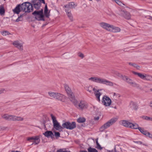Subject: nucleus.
<instances>
[{"label":"nucleus","mask_w":152,"mask_h":152,"mask_svg":"<svg viewBox=\"0 0 152 152\" xmlns=\"http://www.w3.org/2000/svg\"><path fill=\"white\" fill-rule=\"evenodd\" d=\"M88 80L92 82L105 84L110 86H113V83L105 79L96 77H93L89 78Z\"/></svg>","instance_id":"nucleus-1"},{"label":"nucleus","mask_w":152,"mask_h":152,"mask_svg":"<svg viewBox=\"0 0 152 152\" xmlns=\"http://www.w3.org/2000/svg\"><path fill=\"white\" fill-rule=\"evenodd\" d=\"M116 118H112L102 125L99 128V131L101 132L104 131L106 129L114 124L117 121Z\"/></svg>","instance_id":"nucleus-2"},{"label":"nucleus","mask_w":152,"mask_h":152,"mask_svg":"<svg viewBox=\"0 0 152 152\" xmlns=\"http://www.w3.org/2000/svg\"><path fill=\"white\" fill-rule=\"evenodd\" d=\"M20 7L22 11L25 12H30L33 11L32 4L28 2L22 3L20 5Z\"/></svg>","instance_id":"nucleus-3"},{"label":"nucleus","mask_w":152,"mask_h":152,"mask_svg":"<svg viewBox=\"0 0 152 152\" xmlns=\"http://www.w3.org/2000/svg\"><path fill=\"white\" fill-rule=\"evenodd\" d=\"M64 87L71 101L75 104H76L77 100L75 99L74 95L72 92L71 88L66 84L64 85Z\"/></svg>","instance_id":"nucleus-4"},{"label":"nucleus","mask_w":152,"mask_h":152,"mask_svg":"<svg viewBox=\"0 0 152 152\" xmlns=\"http://www.w3.org/2000/svg\"><path fill=\"white\" fill-rule=\"evenodd\" d=\"M48 94L49 96L51 97L57 99L63 102L65 101L66 97L64 96L61 94L51 91L49 92Z\"/></svg>","instance_id":"nucleus-5"},{"label":"nucleus","mask_w":152,"mask_h":152,"mask_svg":"<svg viewBox=\"0 0 152 152\" xmlns=\"http://www.w3.org/2000/svg\"><path fill=\"white\" fill-rule=\"evenodd\" d=\"M120 124L124 126L134 129L137 127V124L134 123H132L128 121L122 120L120 122Z\"/></svg>","instance_id":"nucleus-6"},{"label":"nucleus","mask_w":152,"mask_h":152,"mask_svg":"<svg viewBox=\"0 0 152 152\" xmlns=\"http://www.w3.org/2000/svg\"><path fill=\"white\" fill-rule=\"evenodd\" d=\"M32 14L34 16L35 19L38 20H45L43 10L42 9L39 11H34L32 13Z\"/></svg>","instance_id":"nucleus-7"},{"label":"nucleus","mask_w":152,"mask_h":152,"mask_svg":"<svg viewBox=\"0 0 152 152\" xmlns=\"http://www.w3.org/2000/svg\"><path fill=\"white\" fill-rule=\"evenodd\" d=\"M50 116L52 120L53 128L57 130H62V129L64 128L63 127L61 126L59 123H58L56 119V117L52 114H50Z\"/></svg>","instance_id":"nucleus-8"},{"label":"nucleus","mask_w":152,"mask_h":152,"mask_svg":"<svg viewBox=\"0 0 152 152\" xmlns=\"http://www.w3.org/2000/svg\"><path fill=\"white\" fill-rule=\"evenodd\" d=\"M132 72L134 74L137 75L143 80L152 81V76L146 74H143L141 73H138L134 71H132Z\"/></svg>","instance_id":"nucleus-9"},{"label":"nucleus","mask_w":152,"mask_h":152,"mask_svg":"<svg viewBox=\"0 0 152 152\" xmlns=\"http://www.w3.org/2000/svg\"><path fill=\"white\" fill-rule=\"evenodd\" d=\"M64 128H66L69 130H72L76 127V123L74 122H66L62 124Z\"/></svg>","instance_id":"nucleus-10"},{"label":"nucleus","mask_w":152,"mask_h":152,"mask_svg":"<svg viewBox=\"0 0 152 152\" xmlns=\"http://www.w3.org/2000/svg\"><path fill=\"white\" fill-rule=\"evenodd\" d=\"M123 80L126 81L131 86L139 88L140 86L139 84L134 82L132 79L126 76L124 77Z\"/></svg>","instance_id":"nucleus-11"},{"label":"nucleus","mask_w":152,"mask_h":152,"mask_svg":"<svg viewBox=\"0 0 152 152\" xmlns=\"http://www.w3.org/2000/svg\"><path fill=\"white\" fill-rule=\"evenodd\" d=\"M102 103L106 106H109L111 104V101L110 98L107 96H104L102 101Z\"/></svg>","instance_id":"nucleus-12"},{"label":"nucleus","mask_w":152,"mask_h":152,"mask_svg":"<svg viewBox=\"0 0 152 152\" xmlns=\"http://www.w3.org/2000/svg\"><path fill=\"white\" fill-rule=\"evenodd\" d=\"M99 25L100 26L103 28L109 31H110L111 24H110L105 22H102L100 23Z\"/></svg>","instance_id":"nucleus-13"},{"label":"nucleus","mask_w":152,"mask_h":152,"mask_svg":"<svg viewBox=\"0 0 152 152\" xmlns=\"http://www.w3.org/2000/svg\"><path fill=\"white\" fill-rule=\"evenodd\" d=\"M26 139L27 141L30 142H39L40 141L39 136L28 137L26 138Z\"/></svg>","instance_id":"nucleus-14"},{"label":"nucleus","mask_w":152,"mask_h":152,"mask_svg":"<svg viewBox=\"0 0 152 152\" xmlns=\"http://www.w3.org/2000/svg\"><path fill=\"white\" fill-rule=\"evenodd\" d=\"M74 104L76 107L78 106L80 108L82 109L86 108L88 107V104L87 103L84 101H81L79 103H78L77 102L76 104H75L74 103Z\"/></svg>","instance_id":"nucleus-15"},{"label":"nucleus","mask_w":152,"mask_h":152,"mask_svg":"<svg viewBox=\"0 0 152 152\" xmlns=\"http://www.w3.org/2000/svg\"><path fill=\"white\" fill-rule=\"evenodd\" d=\"M32 3L35 9H38L39 8L41 4L39 0H33L32 1Z\"/></svg>","instance_id":"nucleus-16"},{"label":"nucleus","mask_w":152,"mask_h":152,"mask_svg":"<svg viewBox=\"0 0 152 152\" xmlns=\"http://www.w3.org/2000/svg\"><path fill=\"white\" fill-rule=\"evenodd\" d=\"M121 30V29L119 27L112 25L110 31L113 33H117L120 32Z\"/></svg>","instance_id":"nucleus-17"},{"label":"nucleus","mask_w":152,"mask_h":152,"mask_svg":"<svg viewBox=\"0 0 152 152\" xmlns=\"http://www.w3.org/2000/svg\"><path fill=\"white\" fill-rule=\"evenodd\" d=\"M13 45L19 49H23V44L20 43L18 41H15L13 43Z\"/></svg>","instance_id":"nucleus-18"},{"label":"nucleus","mask_w":152,"mask_h":152,"mask_svg":"<svg viewBox=\"0 0 152 152\" xmlns=\"http://www.w3.org/2000/svg\"><path fill=\"white\" fill-rule=\"evenodd\" d=\"M93 90L94 91V94L97 99L99 102L100 101V96L101 95V93L99 92V90H97L95 88H93Z\"/></svg>","instance_id":"nucleus-19"},{"label":"nucleus","mask_w":152,"mask_h":152,"mask_svg":"<svg viewBox=\"0 0 152 152\" xmlns=\"http://www.w3.org/2000/svg\"><path fill=\"white\" fill-rule=\"evenodd\" d=\"M2 117L7 120L12 121L13 115L4 114L2 115Z\"/></svg>","instance_id":"nucleus-20"},{"label":"nucleus","mask_w":152,"mask_h":152,"mask_svg":"<svg viewBox=\"0 0 152 152\" xmlns=\"http://www.w3.org/2000/svg\"><path fill=\"white\" fill-rule=\"evenodd\" d=\"M44 135L48 137H51L53 138L54 135L52 132L51 131H47L43 133Z\"/></svg>","instance_id":"nucleus-21"},{"label":"nucleus","mask_w":152,"mask_h":152,"mask_svg":"<svg viewBox=\"0 0 152 152\" xmlns=\"http://www.w3.org/2000/svg\"><path fill=\"white\" fill-rule=\"evenodd\" d=\"M13 11L14 13L18 14H19L20 11H22L21 9L20 5H18L13 10Z\"/></svg>","instance_id":"nucleus-22"},{"label":"nucleus","mask_w":152,"mask_h":152,"mask_svg":"<svg viewBox=\"0 0 152 152\" xmlns=\"http://www.w3.org/2000/svg\"><path fill=\"white\" fill-rule=\"evenodd\" d=\"M23 120L24 118L23 117L13 115V121H23Z\"/></svg>","instance_id":"nucleus-23"},{"label":"nucleus","mask_w":152,"mask_h":152,"mask_svg":"<svg viewBox=\"0 0 152 152\" xmlns=\"http://www.w3.org/2000/svg\"><path fill=\"white\" fill-rule=\"evenodd\" d=\"M130 107L134 110H137L138 108V106L136 102H131L130 104Z\"/></svg>","instance_id":"nucleus-24"},{"label":"nucleus","mask_w":152,"mask_h":152,"mask_svg":"<svg viewBox=\"0 0 152 152\" xmlns=\"http://www.w3.org/2000/svg\"><path fill=\"white\" fill-rule=\"evenodd\" d=\"M136 128H134V129H138L143 134L146 135V134L148 133V132L144 130L143 128L141 127H139V126L137 124V127H136Z\"/></svg>","instance_id":"nucleus-25"},{"label":"nucleus","mask_w":152,"mask_h":152,"mask_svg":"<svg viewBox=\"0 0 152 152\" xmlns=\"http://www.w3.org/2000/svg\"><path fill=\"white\" fill-rule=\"evenodd\" d=\"M76 5L73 2H71L69 3L68 4L65 5V7L66 8H74L76 6Z\"/></svg>","instance_id":"nucleus-26"},{"label":"nucleus","mask_w":152,"mask_h":152,"mask_svg":"<svg viewBox=\"0 0 152 152\" xmlns=\"http://www.w3.org/2000/svg\"><path fill=\"white\" fill-rule=\"evenodd\" d=\"M66 12L69 18L71 21H72L73 17L71 11L69 10L66 9Z\"/></svg>","instance_id":"nucleus-27"},{"label":"nucleus","mask_w":152,"mask_h":152,"mask_svg":"<svg viewBox=\"0 0 152 152\" xmlns=\"http://www.w3.org/2000/svg\"><path fill=\"white\" fill-rule=\"evenodd\" d=\"M126 12V11L124 10H121L117 13L120 16L124 17Z\"/></svg>","instance_id":"nucleus-28"},{"label":"nucleus","mask_w":152,"mask_h":152,"mask_svg":"<svg viewBox=\"0 0 152 152\" xmlns=\"http://www.w3.org/2000/svg\"><path fill=\"white\" fill-rule=\"evenodd\" d=\"M128 63L129 65L131 66H132L134 67L135 68L137 69H139L140 68V66H139L135 63L132 62H129Z\"/></svg>","instance_id":"nucleus-29"},{"label":"nucleus","mask_w":152,"mask_h":152,"mask_svg":"<svg viewBox=\"0 0 152 152\" xmlns=\"http://www.w3.org/2000/svg\"><path fill=\"white\" fill-rule=\"evenodd\" d=\"M86 119L83 117H80L77 120V121L79 123H82L86 121Z\"/></svg>","instance_id":"nucleus-30"},{"label":"nucleus","mask_w":152,"mask_h":152,"mask_svg":"<svg viewBox=\"0 0 152 152\" xmlns=\"http://www.w3.org/2000/svg\"><path fill=\"white\" fill-rule=\"evenodd\" d=\"M5 13V10L4 8L2 6L0 7V14L1 15H4Z\"/></svg>","instance_id":"nucleus-31"},{"label":"nucleus","mask_w":152,"mask_h":152,"mask_svg":"<svg viewBox=\"0 0 152 152\" xmlns=\"http://www.w3.org/2000/svg\"><path fill=\"white\" fill-rule=\"evenodd\" d=\"M131 17L130 13L126 12L124 17L127 19H130Z\"/></svg>","instance_id":"nucleus-32"},{"label":"nucleus","mask_w":152,"mask_h":152,"mask_svg":"<svg viewBox=\"0 0 152 152\" xmlns=\"http://www.w3.org/2000/svg\"><path fill=\"white\" fill-rule=\"evenodd\" d=\"M88 150L89 152H98V151L95 148L89 147Z\"/></svg>","instance_id":"nucleus-33"},{"label":"nucleus","mask_w":152,"mask_h":152,"mask_svg":"<svg viewBox=\"0 0 152 152\" xmlns=\"http://www.w3.org/2000/svg\"><path fill=\"white\" fill-rule=\"evenodd\" d=\"M1 34L3 36H5L7 35H9L11 34L8 31H2L1 32Z\"/></svg>","instance_id":"nucleus-34"},{"label":"nucleus","mask_w":152,"mask_h":152,"mask_svg":"<svg viewBox=\"0 0 152 152\" xmlns=\"http://www.w3.org/2000/svg\"><path fill=\"white\" fill-rule=\"evenodd\" d=\"M116 75L118 77H120L123 80H124V77L126 76L125 75H123L117 72L116 73Z\"/></svg>","instance_id":"nucleus-35"},{"label":"nucleus","mask_w":152,"mask_h":152,"mask_svg":"<svg viewBox=\"0 0 152 152\" xmlns=\"http://www.w3.org/2000/svg\"><path fill=\"white\" fill-rule=\"evenodd\" d=\"M23 20V15H21L16 20V22H18L20 21H22Z\"/></svg>","instance_id":"nucleus-36"},{"label":"nucleus","mask_w":152,"mask_h":152,"mask_svg":"<svg viewBox=\"0 0 152 152\" xmlns=\"http://www.w3.org/2000/svg\"><path fill=\"white\" fill-rule=\"evenodd\" d=\"M54 135L56 138H57L60 137V134L58 132H55Z\"/></svg>","instance_id":"nucleus-37"},{"label":"nucleus","mask_w":152,"mask_h":152,"mask_svg":"<svg viewBox=\"0 0 152 152\" xmlns=\"http://www.w3.org/2000/svg\"><path fill=\"white\" fill-rule=\"evenodd\" d=\"M92 89L91 86H88L86 87V90L88 91L89 92L91 93V89Z\"/></svg>","instance_id":"nucleus-38"},{"label":"nucleus","mask_w":152,"mask_h":152,"mask_svg":"<svg viewBox=\"0 0 152 152\" xmlns=\"http://www.w3.org/2000/svg\"><path fill=\"white\" fill-rule=\"evenodd\" d=\"M115 2L116 3L120 6H122V5H124V4L118 0H115Z\"/></svg>","instance_id":"nucleus-39"},{"label":"nucleus","mask_w":152,"mask_h":152,"mask_svg":"<svg viewBox=\"0 0 152 152\" xmlns=\"http://www.w3.org/2000/svg\"><path fill=\"white\" fill-rule=\"evenodd\" d=\"M96 148L98 149L101 150L102 149V147L101 146L99 143H96Z\"/></svg>","instance_id":"nucleus-40"},{"label":"nucleus","mask_w":152,"mask_h":152,"mask_svg":"<svg viewBox=\"0 0 152 152\" xmlns=\"http://www.w3.org/2000/svg\"><path fill=\"white\" fill-rule=\"evenodd\" d=\"M56 152H70V151H67L64 149H60L57 150Z\"/></svg>","instance_id":"nucleus-41"},{"label":"nucleus","mask_w":152,"mask_h":152,"mask_svg":"<svg viewBox=\"0 0 152 152\" xmlns=\"http://www.w3.org/2000/svg\"><path fill=\"white\" fill-rule=\"evenodd\" d=\"M78 56L79 57L81 58H83L84 57V54L81 53H78Z\"/></svg>","instance_id":"nucleus-42"},{"label":"nucleus","mask_w":152,"mask_h":152,"mask_svg":"<svg viewBox=\"0 0 152 152\" xmlns=\"http://www.w3.org/2000/svg\"><path fill=\"white\" fill-rule=\"evenodd\" d=\"M142 118L143 119L147 120H150V117L146 116H143Z\"/></svg>","instance_id":"nucleus-43"},{"label":"nucleus","mask_w":152,"mask_h":152,"mask_svg":"<svg viewBox=\"0 0 152 152\" xmlns=\"http://www.w3.org/2000/svg\"><path fill=\"white\" fill-rule=\"evenodd\" d=\"M7 129V127L3 126H0V131L1 130H6Z\"/></svg>","instance_id":"nucleus-44"},{"label":"nucleus","mask_w":152,"mask_h":152,"mask_svg":"<svg viewBox=\"0 0 152 152\" xmlns=\"http://www.w3.org/2000/svg\"><path fill=\"white\" fill-rule=\"evenodd\" d=\"M5 92H6V91L4 88H2L0 89V94Z\"/></svg>","instance_id":"nucleus-45"},{"label":"nucleus","mask_w":152,"mask_h":152,"mask_svg":"<svg viewBox=\"0 0 152 152\" xmlns=\"http://www.w3.org/2000/svg\"><path fill=\"white\" fill-rule=\"evenodd\" d=\"M44 14L45 16L47 17L48 18L49 16V13L48 12V10L46 11V12L44 11Z\"/></svg>","instance_id":"nucleus-46"},{"label":"nucleus","mask_w":152,"mask_h":152,"mask_svg":"<svg viewBox=\"0 0 152 152\" xmlns=\"http://www.w3.org/2000/svg\"><path fill=\"white\" fill-rule=\"evenodd\" d=\"M146 136L148 137H149L152 139V134H150L148 132L147 133V134H146Z\"/></svg>","instance_id":"nucleus-47"},{"label":"nucleus","mask_w":152,"mask_h":152,"mask_svg":"<svg viewBox=\"0 0 152 152\" xmlns=\"http://www.w3.org/2000/svg\"><path fill=\"white\" fill-rule=\"evenodd\" d=\"M146 18L147 19H149L152 20V17L150 16H147Z\"/></svg>","instance_id":"nucleus-48"},{"label":"nucleus","mask_w":152,"mask_h":152,"mask_svg":"<svg viewBox=\"0 0 152 152\" xmlns=\"http://www.w3.org/2000/svg\"><path fill=\"white\" fill-rule=\"evenodd\" d=\"M48 7H47V5H46L45 6V7L44 11H45V12H46V11H48Z\"/></svg>","instance_id":"nucleus-49"},{"label":"nucleus","mask_w":152,"mask_h":152,"mask_svg":"<svg viewBox=\"0 0 152 152\" xmlns=\"http://www.w3.org/2000/svg\"><path fill=\"white\" fill-rule=\"evenodd\" d=\"M116 94L115 93H114L113 94V96L114 99L116 97V96H117V94Z\"/></svg>","instance_id":"nucleus-50"},{"label":"nucleus","mask_w":152,"mask_h":152,"mask_svg":"<svg viewBox=\"0 0 152 152\" xmlns=\"http://www.w3.org/2000/svg\"><path fill=\"white\" fill-rule=\"evenodd\" d=\"M149 106L151 108H152V101H150L149 103Z\"/></svg>","instance_id":"nucleus-51"},{"label":"nucleus","mask_w":152,"mask_h":152,"mask_svg":"<svg viewBox=\"0 0 152 152\" xmlns=\"http://www.w3.org/2000/svg\"><path fill=\"white\" fill-rule=\"evenodd\" d=\"M99 116H97L96 117L94 118V119L95 120H98L99 119Z\"/></svg>","instance_id":"nucleus-52"},{"label":"nucleus","mask_w":152,"mask_h":152,"mask_svg":"<svg viewBox=\"0 0 152 152\" xmlns=\"http://www.w3.org/2000/svg\"><path fill=\"white\" fill-rule=\"evenodd\" d=\"M39 1L42 2L43 4H45V1L44 0H39Z\"/></svg>","instance_id":"nucleus-53"},{"label":"nucleus","mask_w":152,"mask_h":152,"mask_svg":"<svg viewBox=\"0 0 152 152\" xmlns=\"http://www.w3.org/2000/svg\"><path fill=\"white\" fill-rule=\"evenodd\" d=\"M148 48L149 49H152V45L149 46Z\"/></svg>","instance_id":"nucleus-54"},{"label":"nucleus","mask_w":152,"mask_h":152,"mask_svg":"<svg viewBox=\"0 0 152 152\" xmlns=\"http://www.w3.org/2000/svg\"><path fill=\"white\" fill-rule=\"evenodd\" d=\"M116 96L118 98H119V97H121V96H120V95L119 94H117V96Z\"/></svg>","instance_id":"nucleus-55"},{"label":"nucleus","mask_w":152,"mask_h":152,"mask_svg":"<svg viewBox=\"0 0 152 152\" xmlns=\"http://www.w3.org/2000/svg\"><path fill=\"white\" fill-rule=\"evenodd\" d=\"M96 143L98 142L97 139H96Z\"/></svg>","instance_id":"nucleus-56"},{"label":"nucleus","mask_w":152,"mask_h":152,"mask_svg":"<svg viewBox=\"0 0 152 152\" xmlns=\"http://www.w3.org/2000/svg\"><path fill=\"white\" fill-rule=\"evenodd\" d=\"M108 152H113V151H108Z\"/></svg>","instance_id":"nucleus-57"},{"label":"nucleus","mask_w":152,"mask_h":152,"mask_svg":"<svg viewBox=\"0 0 152 152\" xmlns=\"http://www.w3.org/2000/svg\"><path fill=\"white\" fill-rule=\"evenodd\" d=\"M80 152H87L86 151H80Z\"/></svg>","instance_id":"nucleus-58"},{"label":"nucleus","mask_w":152,"mask_h":152,"mask_svg":"<svg viewBox=\"0 0 152 152\" xmlns=\"http://www.w3.org/2000/svg\"><path fill=\"white\" fill-rule=\"evenodd\" d=\"M150 90H151V91H152V88H151Z\"/></svg>","instance_id":"nucleus-59"},{"label":"nucleus","mask_w":152,"mask_h":152,"mask_svg":"<svg viewBox=\"0 0 152 152\" xmlns=\"http://www.w3.org/2000/svg\"><path fill=\"white\" fill-rule=\"evenodd\" d=\"M20 151H15V152H19Z\"/></svg>","instance_id":"nucleus-60"},{"label":"nucleus","mask_w":152,"mask_h":152,"mask_svg":"<svg viewBox=\"0 0 152 152\" xmlns=\"http://www.w3.org/2000/svg\"><path fill=\"white\" fill-rule=\"evenodd\" d=\"M35 143V145H36L38 143Z\"/></svg>","instance_id":"nucleus-61"},{"label":"nucleus","mask_w":152,"mask_h":152,"mask_svg":"<svg viewBox=\"0 0 152 152\" xmlns=\"http://www.w3.org/2000/svg\"><path fill=\"white\" fill-rule=\"evenodd\" d=\"M11 152H15V151H12Z\"/></svg>","instance_id":"nucleus-62"},{"label":"nucleus","mask_w":152,"mask_h":152,"mask_svg":"<svg viewBox=\"0 0 152 152\" xmlns=\"http://www.w3.org/2000/svg\"><path fill=\"white\" fill-rule=\"evenodd\" d=\"M150 120L151 121H152V118H150Z\"/></svg>","instance_id":"nucleus-63"},{"label":"nucleus","mask_w":152,"mask_h":152,"mask_svg":"<svg viewBox=\"0 0 152 152\" xmlns=\"http://www.w3.org/2000/svg\"><path fill=\"white\" fill-rule=\"evenodd\" d=\"M144 145H145V144H143Z\"/></svg>","instance_id":"nucleus-64"}]
</instances>
